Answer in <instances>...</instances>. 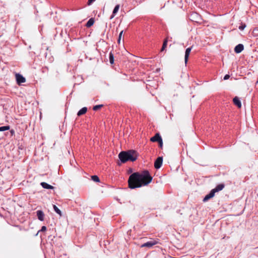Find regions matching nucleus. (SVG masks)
<instances>
[{"label":"nucleus","mask_w":258,"mask_h":258,"mask_svg":"<svg viewBox=\"0 0 258 258\" xmlns=\"http://www.w3.org/2000/svg\"><path fill=\"white\" fill-rule=\"evenodd\" d=\"M113 18V13L112 14V15L110 16V19H112Z\"/></svg>","instance_id":"32"},{"label":"nucleus","mask_w":258,"mask_h":258,"mask_svg":"<svg viewBox=\"0 0 258 258\" xmlns=\"http://www.w3.org/2000/svg\"><path fill=\"white\" fill-rule=\"evenodd\" d=\"M91 179L96 182H100V179L97 175H92L91 176Z\"/></svg>","instance_id":"19"},{"label":"nucleus","mask_w":258,"mask_h":258,"mask_svg":"<svg viewBox=\"0 0 258 258\" xmlns=\"http://www.w3.org/2000/svg\"><path fill=\"white\" fill-rule=\"evenodd\" d=\"M189 19L196 23H199L202 20L201 16L196 12H192L188 16Z\"/></svg>","instance_id":"3"},{"label":"nucleus","mask_w":258,"mask_h":258,"mask_svg":"<svg viewBox=\"0 0 258 258\" xmlns=\"http://www.w3.org/2000/svg\"><path fill=\"white\" fill-rule=\"evenodd\" d=\"M163 162V157H158L155 160L154 163V167L158 169H159L162 164Z\"/></svg>","instance_id":"5"},{"label":"nucleus","mask_w":258,"mask_h":258,"mask_svg":"<svg viewBox=\"0 0 258 258\" xmlns=\"http://www.w3.org/2000/svg\"><path fill=\"white\" fill-rule=\"evenodd\" d=\"M246 27V24L245 23H241V25H240L238 27L239 29L240 30H243L244 28Z\"/></svg>","instance_id":"25"},{"label":"nucleus","mask_w":258,"mask_h":258,"mask_svg":"<svg viewBox=\"0 0 258 258\" xmlns=\"http://www.w3.org/2000/svg\"><path fill=\"white\" fill-rule=\"evenodd\" d=\"M225 187L224 183H221L217 185L215 188L212 189V191L215 194L217 192L222 190Z\"/></svg>","instance_id":"8"},{"label":"nucleus","mask_w":258,"mask_h":258,"mask_svg":"<svg viewBox=\"0 0 258 258\" xmlns=\"http://www.w3.org/2000/svg\"><path fill=\"white\" fill-rule=\"evenodd\" d=\"M244 49V46L242 44L237 45L234 48V51L236 53H240Z\"/></svg>","instance_id":"10"},{"label":"nucleus","mask_w":258,"mask_h":258,"mask_svg":"<svg viewBox=\"0 0 258 258\" xmlns=\"http://www.w3.org/2000/svg\"><path fill=\"white\" fill-rule=\"evenodd\" d=\"M37 216L38 219L39 220H40L41 221H43L44 220V214L42 211H41V210L37 211Z\"/></svg>","instance_id":"13"},{"label":"nucleus","mask_w":258,"mask_h":258,"mask_svg":"<svg viewBox=\"0 0 258 258\" xmlns=\"http://www.w3.org/2000/svg\"><path fill=\"white\" fill-rule=\"evenodd\" d=\"M53 208L54 211L57 214H58L60 216H61L62 214H61V211L55 205H53Z\"/></svg>","instance_id":"18"},{"label":"nucleus","mask_w":258,"mask_h":258,"mask_svg":"<svg viewBox=\"0 0 258 258\" xmlns=\"http://www.w3.org/2000/svg\"><path fill=\"white\" fill-rule=\"evenodd\" d=\"M167 42H168V38H166L164 40L163 45H162V48L161 49V51H164L165 49V48L167 47Z\"/></svg>","instance_id":"17"},{"label":"nucleus","mask_w":258,"mask_h":258,"mask_svg":"<svg viewBox=\"0 0 258 258\" xmlns=\"http://www.w3.org/2000/svg\"><path fill=\"white\" fill-rule=\"evenodd\" d=\"M120 8V5L117 4L114 8V15L118 12L119 9Z\"/></svg>","instance_id":"22"},{"label":"nucleus","mask_w":258,"mask_h":258,"mask_svg":"<svg viewBox=\"0 0 258 258\" xmlns=\"http://www.w3.org/2000/svg\"><path fill=\"white\" fill-rule=\"evenodd\" d=\"M123 30L121 31V32H120L119 34V36H118V39H117V42H118V44H120V41L121 40V37H122V33H123Z\"/></svg>","instance_id":"23"},{"label":"nucleus","mask_w":258,"mask_h":258,"mask_svg":"<svg viewBox=\"0 0 258 258\" xmlns=\"http://www.w3.org/2000/svg\"><path fill=\"white\" fill-rule=\"evenodd\" d=\"M162 139L159 133H156L154 136L150 139V141L152 142L158 143Z\"/></svg>","instance_id":"7"},{"label":"nucleus","mask_w":258,"mask_h":258,"mask_svg":"<svg viewBox=\"0 0 258 258\" xmlns=\"http://www.w3.org/2000/svg\"><path fill=\"white\" fill-rule=\"evenodd\" d=\"M159 243H160L158 239L148 241L146 243H144V244H143L141 245V247H147L150 248V247H152L153 246H154L157 244H159Z\"/></svg>","instance_id":"4"},{"label":"nucleus","mask_w":258,"mask_h":258,"mask_svg":"<svg viewBox=\"0 0 258 258\" xmlns=\"http://www.w3.org/2000/svg\"><path fill=\"white\" fill-rule=\"evenodd\" d=\"M132 171H133L132 169V168H129L128 171H127V172H128V173H131L132 172Z\"/></svg>","instance_id":"31"},{"label":"nucleus","mask_w":258,"mask_h":258,"mask_svg":"<svg viewBox=\"0 0 258 258\" xmlns=\"http://www.w3.org/2000/svg\"><path fill=\"white\" fill-rule=\"evenodd\" d=\"M102 107H103V105H102V104L97 105L93 106V110L94 111H97L98 110L101 108Z\"/></svg>","instance_id":"21"},{"label":"nucleus","mask_w":258,"mask_h":258,"mask_svg":"<svg viewBox=\"0 0 258 258\" xmlns=\"http://www.w3.org/2000/svg\"><path fill=\"white\" fill-rule=\"evenodd\" d=\"M152 179L153 177L147 170H144L141 172H134L129 176L128 187L131 189H135L147 186L151 182Z\"/></svg>","instance_id":"1"},{"label":"nucleus","mask_w":258,"mask_h":258,"mask_svg":"<svg viewBox=\"0 0 258 258\" xmlns=\"http://www.w3.org/2000/svg\"><path fill=\"white\" fill-rule=\"evenodd\" d=\"M16 79L17 83L19 85H20L22 83H24L26 82L25 78L22 75L19 74H16Z\"/></svg>","instance_id":"6"},{"label":"nucleus","mask_w":258,"mask_h":258,"mask_svg":"<svg viewBox=\"0 0 258 258\" xmlns=\"http://www.w3.org/2000/svg\"><path fill=\"white\" fill-rule=\"evenodd\" d=\"M191 49H192V47H188V48H186L185 50V55H184V61H185V64H186V63L188 61L189 55L190 53Z\"/></svg>","instance_id":"9"},{"label":"nucleus","mask_w":258,"mask_h":258,"mask_svg":"<svg viewBox=\"0 0 258 258\" xmlns=\"http://www.w3.org/2000/svg\"><path fill=\"white\" fill-rule=\"evenodd\" d=\"M46 230V227L45 226H43L41 227V229L39 231L43 232V231H45Z\"/></svg>","instance_id":"27"},{"label":"nucleus","mask_w":258,"mask_h":258,"mask_svg":"<svg viewBox=\"0 0 258 258\" xmlns=\"http://www.w3.org/2000/svg\"><path fill=\"white\" fill-rule=\"evenodd\" d=\"M40 185L44 188L46 189H54V187L51 185L48 184V183L45 182H42L40 183Z\"/></svg>","instance_id":"14"},{"label":"nucleus","mask_w":258,"mask_h":258,"mask_svg":"<svg viewBox=\"0 0 258 258\" xmlns=\"http://www.w3.org/2000/svg\"><path fill=\"white\" fill-rule=\"evenodd\" d=\"M87 111V108L86 107H83L82 109H81L77 113V115L80 116L86 113Z\"/></svg>","instance_id":"15"},{"label":"nucleus","mask_w":258,"mask_h":258,"mask_svg":"<svg viewBox=\"0 0 258 258\" xmlns=\"http://www.w3.org/2000/svg\"><path fill=\"white\" fill-rule=\"evenodd\" d=\"M95 0H88L87 4L88 5H91Z\"/></svg>","instance_id":"29"},{"label":"nucleus","mask_w":258,"mask_h":258,"mask_svg":"<svg viewBox=\"0 0 258 258\" xmlns=\"http://www.w3.org/2000/svg\"><path fill=\"white\" fill-rule=\"evenodd\" d=\"M233 103L238 108H240L241 107V101L239 98L237 96L235 97L233 99Z\"/></svg>","instance_id":"12"},{"label":"nucleus","mask_w":258,"mask_h":258,"mask_svg":"<svg viewBox=\"0 0 258 258\" xmlns=\"http://www.w3.org/2000/svg\"><path fill=\"white\" fill-rule=\"evenodd\" d=\"M138 156V153L133 150L121 151L118 155L119 161H117V164L120 166L121 163H125L128 161L134 162L137 159Z\"/></svg>","instance_id":"2"},{"label":"nucleus","mask_w":258,"mask_h":258,"mask_svg":"<svg viewBox=\"0 0 258 258\" xmlns=\"http://www.w3.org/2000/svg\"><path fill=\"white\" fill-rule=\"evenodd\" d=\"M10 129L9 125L3 126L0 127V132H3L9 130Z\"/></svg>","instance_id":"20"},{"label":"nucleus","mask_w":258,"mask_h":258,"mask_svg":"<svg viewBox=\"0 0 258 258\" xmlns=\"http://www.w3.org/2000/svg\"><path fill=\"white\" fill-rule=\"evenodd\" d=\"M94 18H91L87 22L86 24V26L87 27V28H89L91 26H92L94 23Z\"/></svg>","instance_id":"16"},{"label":"nucleus","mask_w":258,"mask_h":258,"mask_svg":"<svg viewBox=\"0 0 258 258\" xmlns=\"http://www.w3.org/2000/svg\"><path fill=\"white\" fill-rule=\"evenodd\" d=\"M252 33L254 36H258V28H255L254 29H253Z\"/></svg>","instance_id":"26"},{"label":"nucleus","mask_w":258,"mask_h":258,"mask_svg":"<svg viewBox=\"0 0 258 258\" xmlns=\"http://www.w3.org/2000/svg\"><path fill=\"white\" fill-rule=\"evenodd\" d=\"M229 78H230L229 75L226 74V75H225V76L224 77V80H228Z\"/></svg>","instance_id":"30"},{"label":"nucleus","mask_w":258,"mask_h":258,"mask_svg":"<svg viewBox=\"0 0 258 258\" xmlns=\"http://www.w3.org/2000/svg\"><path fill=\"white\" fill-rule=\"evenodd\" d=\"M109 61L111 64H113V53L111 51L109 53Z\"/></svg>","instance_id":"24"},{"label":"nucleus","mask_w":258,"mask_h":258,"mask_svg":"<svg viewBox=\"0 0 258 258\" xmlns=\"http://www.w3.org/2000/svg\"><path fill=\"white\" fill-rule=\"evenodd\" d=\"M215 193L211 190L209 194L207 195L203 199V202H206L209 200L210 199L212 198L215 196Z\"/></svg>","instance_id":"11"},{"label":"nucleus","mask_w":258,"mask_h":258,"mask_svg":"<svg viewBox=\"0 0 258 258\" xmlns=\"http://www.w3.org/2000/svg\"><path fill=\"white\" fill-rule=\"evenodd\" d=\"M158 144H159V147L160 148H162V147H163V141H162V139L161 140H160L159 142H158Z\"/></svg>","instance_id":"28"}]
</instances>
